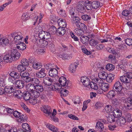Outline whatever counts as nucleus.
I'll return each instance as SVG.
<instances>
[{
  "instance_id": "obj_1",
  "label": "nucleus",
  "mask_w": 132,
  "mask_h": 132,
  "mask_svg": "<svg viewBox=\"0 0 132 132\" xmlns=\"http://www.w3.org/2000/svg\"><path fill=\"white\" fill-rule=\"evenodd\" d=\"M95 81L98 85L99 87L102 90L106 92L108 90L109 88L108 84L107 83H104L102 80L96 78L95 80Z\"/></svg>"
},
{
  "instance_id": "obj_2",
  "label": "nucleus",
  "mask_w": 132,
  "mask_h": 132,
  "mask_svg": "<svg viewBox=\"0 0 132 132\" xmlns=\"http://www.w3.org/2000/svg\"><path fill=\"white\" fill-rule=\"evenodd\" d=\"M10 35L11 37L14 38V41L16 43L21 42L23 37L20 32H14L11 34Z\"/></svg>"
},
{
  "instance_id": "obj_3",
  "label": "nucleus",
  "mask_w": 132,
  "mask_h": 132,
  "mask_svg": "<svg viewBox=\"0 0 132 132\" xmlns=\"http://www.w3.org/2000/svg\"><path fill=\"white\" fill-rule=\"evenodd\" d=\"M59 82L60 84L62 86L63 88L64 87L66 89L69 88L70 84L69 83L68 81H67L66 78L64 77H61L59 80Z\"/></svg>"
},
{
  "instance_id": "obj_4",
  "label": "nucleus",
  "mask_w": 132,
  "mask_h": 132,
  "mask_svg": "<svg viewBox=\"0 0 132 132\" xmlns=\"http://www.w3.org/2000/svg\"><path fill=\"white\" fill-rule=\"evenodd\" d=\"M20 75L21 78L24 80L26 82L30 81L31 78L29 77V74L28 72L26 71H22L20 72Z\"/></svg>"
},
{
  "instance_id": "obj_5",
  "label": "nucleus",
  "mask_w": 132,
  "mask_h": 132,
  "mask_svg": "<svg viewBox=\"0 0 132 132\" xmlns=\"http://www.w3.org/2000/svg\"><path fill=\"white\" fill-rule=\"evenodd\" d=\"M85 1H80L79 2L77 5V8L78 11L81 13H84L85 11Z\"/></svg>"
},
{
  "instance_id": "obj_6",
  "label": "nucleus",
  "mask_w": 132,
  "mask_h": 132,
  "mask_svg": "<svg viewBox=\"0 0 132 132\" xmlns=\"http://www.w3.org/2000/svg\"><path fill=\"white\" fill-rule=\"evenodd\" d=\"M11 54L12 56L13 60H18L20 56V53L16 50H14L12 51Z\"/></svg>"
},
{
  "instance_id": "obj_7",
  "label": "nucleus",
  "mask_w": 132,
  "mask_h": 132,
  "mask_svg": "<svg viewBox=\"0 0 132 132\" xmlns=\"http://www.w3.org/2000/svg\"><path fill=\"white\" fill-rule=\"evenodd\" d=\"M122 84L120 81H116L113 87V89L114 90L116 91L122 90Z\"/></svg>"
},
{
  "instance_id": "obj_8",
  "label": "nucleus",
  "mask_w": 132,
  "mask_h": 132,
  "mask_svg": "<svg viewBox=\"0 0 132 132\" xmlns=\"http://www.w3.org/2000/svg\"><path fill=\"white\" fill-rule=\"evenodd\" d=\"M9 37H2L0 39V45L4 46L8 45L9 43Z\"/></svg>"
},
{
  "instance_id": "obj_9",
  "label": "nucleus",
  "mask_w": 132,
  "mask_h": 132,
  "mask_svg": "<svg viewBox=\"0 0 132 132\" xmlns=\"http://www.w3.org/2000/svg\"><path fill=\"white\" fill-rule=\"evenodd\" d=\"M45 70L44 68H42L40 70L36 73V76L38 78H43L46 75Z\"/></svg>"
},
{
  "instance_id": "obj_10",
  "label": "nucleus",
  "mask_w": 132,
  "mask_h": 132,
  "mask_svg": "<svg viewBox=\"0 0 132 132\" xmlns=\"http://www.w3.org/2000/svg\"><path fill=\"white\" fill-rule=\"evenodd\" d=\"M117 120L116 122L118 126H122L126 122V120L125 117H121Z\"/></svg>"
},
{
  "instance_id": "obj_11",
  "label": "nucleus",
  "mask_w": 132,
  "mask_h": 132,
  "mask_svg": "<svg viewBox=\"0 0 132 132\" xmlns=\"http://www.w3.org/2000/svg\"><path fill=\"white\" fill-rule=\"evenodd\" d=\"M120 80L121 82L125 84H128L131 82V80L129 79L126 75L120 77Z\"/></svg>"
},
{
  "instance_id": "obj_12",
  "label": "nucleus",
  "mask_w": 132,
  "mask_h": 132,
  "mask_svg": "<svg viewBox=\"0 0 132 132\" xmlns=\"http://www.w3.org/2000/svg\"><path fill=\"white\" fill-rule=\"evenodd\" d=\"M113 114L115 118H119L122 115L121 111L118 109H116L114 110L113 111Z\"/></svg>"
},
{
  "instance_id": "obj_13",
  "label": "nucleus",
  "mask_w": 132,
  "mask_h": 132,
  "mask_svg": "<svg viewBox=\"0 0 132 132\" xmlns=\"http://www.w3.org/2000/svg\"><path fill=\"white\" fill-rule=\"evenodd\" d=\"M52 79L48 77H46L43 79V83L47 86H49L52 85Z\"/></svg>"
},
{
  "instance_id": "obj_14",
  "label": "nucleus",
  "mask_w": 132,
  "mask_h": 132,
  "mask_svg": "<svg viewBox=\"0 0 132 132\" xmlns=\"http://www.w3.org/2000/svg\"><path fill=\"white\" fill-rule=\"evenodd\" d=\"M38 31L39 32V37L41 39H44L46 31H43L41 27H39L38 28Z\"/></svg>"
},
{
  "instance_id": "obj_15",
  "label": "nucleus",
  "mask_w": 132,
  "mask_h": 132,
  "mask_svg": "<svg viewBox=\"0 0 132 132\" xmlns=\"http://www.w3.org/2000/svg\"><path fill=\"white\" fill-rule=\"evenodd\" d=\"M78 64L76 62L71 64L70 66L69 70L71 72H75L76 70Z\"/></svg>"
},
{
  "instance_id": "obj_16",
  "label": "nucleus",
  "mask_w": 132,
  "mask_h": 132,
  "mask_svg": "<svg viewBox=\"0 0 132 132\" xmlns=\"http://www.w3.org/2000/svg\"><path fill=\"white\" fill-rule=\"evenodd\" d=\"M15 85L16 87L20 89L23 88L24 85L23 82L20 80H17Z\"/></svg>"
},
{
  "instance_id": "obj_17",
  "label": "nucleus",
  "mask_w": 132,
  "mask_h": 132,
  "mask_svg": "<svg viewBox=\"0 0 132 132\" xmlns=\"http://www.w3.org/2000/svg\"><path fill=\"white\" fill-rule=\"evenodd\" d=\"M4 60L7 62H11L13 60L11 54H7L4 56L3 57Z\"/></svg>"
},
{
  "instance_id": "obj_18",
  "label": "nucleus",
  "mask_w": 132,
  "mask_h": 132,
  "mask_svg": "<svg viewBox=\"0 0 132 132\" xmlns=\"http://www.w3.org/2000/svg\"><path fill=\"white\" fill-rule=\"evenodd\" d=\"M17 43L18 44L16 45L17 49L21 50H23L26 49V45L23 42H21Z\"/></svg>"
},
{
  "instance_id": "obj_19",
  "label": "nucleus",
  "mask_w": 132,
  "mask_h": 132,
  "mask_svg": "<svg viewBox=\"0 0 132 132\" xmlns=\"http://www.w3.org/2000/svg\"><path fill=\"white\" fill-rule=\"evenodd\" d=\"M59 56L63 60H68L71 58V56L65 53L60 54L59 55Z\"/></svg>"
},
{
  "instance_id": "obj_20",
  "label": "nucleus",
  "mask_w": 132,
  "mask_h": 132,
  "mask_svg": "<svg viewBox=\"0 0 132 132\" xmlns=\"http://www.w3.org/2000/svg\"><path fill=\"white\" fill-rule=\"evenodd\" d=\"M108 75L106 72L104 71L100 72L98 73V76L100 78V79L104 80L106 78Z\"/></svg>"
},
{
  "instance_id": "obj_21",
  "label": "nucleus",
  "mask_w": 132,
  "mask_h": 132,
  "mask_svg": "<svg viewBox=\"0 0 132 132\" xmlns=\"http://www.w3.org/2000/svg\"><path fill=\"white\" fill-rule=\"evenodd\" d=\"M57 71L55 68L51 69L49 72V76L51 77H54L57 75Z\"/></svg>"
},
{
  "instance_id": "obj_22",
  "label": "nucleus",
  "mask_w": 132,
  "mask_h": 132,
  "mask_svg": "<svg viewBox=\"0 0 132 132\" xmlns=\"http://www.w3.org/2000/svg\"><path fill=\"white\" fill-rule=\"evenodd\" d=\"M44 112L49 115L51 114L52 110L51 107L48 105L45 106L44 107Z\"/></svg>"
},
{
  "instance_id": "obj_23",
  "label": "nucleus",
  "mask_w": 132,
  "mask_h": 132,
  "mask_svg": "<svg viewBox=\"0 0 132 132\" xmlns=\"http://www.w3.org/2000/svg\"><path fill=\"white\" fill-rule=\"evenodd\" d=\"M22 94L23 98L26 101H29L31 97V94L28 92H24Z\"/></svg>"
},
{
  "instance_id": "obj_24",
  "label": "nucleus",
  "mask_w": 132,
  "mask_h": 132,
  "mask_svg": "<svg viewBox=\"0 0 132 132\" xmlns=\"http://www.w3.org/2000/svg\"><path fill=\"white\" fill-rule=\"evenodd\" d=\"M80 42L83 44H85L89 41V38L87 36H81L80 38Z\"/></svg>"
},
{
  "instance_id": "obj_25",
  "label": "nucleus",
  "mask_w": 132,
  "mask_h": 132,
  "mask_svg": "<svg viewBox=\"0 0 132 132\" xmlns=\"http://www.w3.org/2000/svg\"><path fill=\"white\" fill-rule=\"evenodd\" d=\"M111 102L112 105L116 107L119 105L120 100L118 99L115 98L112 100Z\"/></svg>"
},
{
  "instance_id": "obj_26",
  "label": "nucleus",
  "mask_w": 132,
  "mask_h": 132,
  "mask_svg": "<svg viewBox=\"0 0 132 132\" xmlns=\"http://www.w3.org/2000/svg\"><path fill=\"white\" fill-rule=\"evenodd\" d=\"M90 2V1H85V6L88 11L91 10L93 9Z\"/></svg>"
},
{
  "instance_id": "obj_27",
  "label": "nucleus",
  "mask_w": 132,
  "mask_h": 132,
  "mask_svg": "<svg viewBox=\"0 0 132 132\" xmlns=\"http://www.w3.org/2000/svg\"><path fill=\"white\" fill-rule=\"evenodd\" d=\"M10 76L12 77L15 79H19L20 77V75L18 73L14 72L12 71L9 74Z\"/></svg>"
},
{
  "instance_id": "obj_28",
  "label": "nucleus",
  "mask_w": 132,
  "mask_h": 132,
  "mask_svg": "<svg viewBox=\"0 0 132 132\" xmlns=\"http://www.w3.org/2000/svg\"><path fill=\"white\" fill-rule=\"evenodd\" d=\"M115 75L113 74L110 73L108 75V76L106 79L107 81L111 83L112 82L113 80L114 79Z\"/></svg>"
},
{
  "instance_id": "obj_29",
  "label": "nucleus",
  "mask_w": 132,
  "mask_h": 132,
  "mask_svg": "<svg viewBox=\"0 0 132 132\" xmlns=\"http://www.w3.org/2000/svg\"><path fill=\"white\" fill-rule=\"evenodd\" d=\"M62 86L59 83H56L53 85L52 88L53 90H59L60 91V90H61L62 89Z\"/></svg>"
},
{
  "instance_id": "obj_30",
  "label": "nucleus",
  "mask_w": 132,
  "mask_h": 132,
  "mask_svg": "<svg viewBox=\"0 0 132 132\" xmlns=\"http://www.w3.org/2000/svg\"><path fill=\"white\" fill-rule=\"evenodd\" d=\"M65 33V28L60 27L57 30V33H58L60 35H63Z\"/></svg>"
},
{
  "instance_id": "obj_31",
  "label": "nucleus",
  "mask_w": 132,
  "mask_h": 132,
  "mask_svg": "<svg viewBox=\"0 0 132 132\" xmlns=\"http://www.w3.org/2000/svg\"><path fill=\"white\" fill-rule=\"evenodd\" d=\"M59 21L58 22V24L60 27H62L65 28L67 25V23L65 20L64 19H60Z\"/></svg>"
},
{
  "instance_id": "obj_32",
  "label": "nucleus",
  "mask_w": 132,
  "mask_h": 132,
  "mask_svg": "<svg viewBox=\"0 0 132 132\" xmlns=\"http://www.w3.org/2000/svg\"><path fill=\"white\" fill-rule=\"evenodd\" d=\"M95 127L96 129H100V130H102L104 129V126L102 123L99 121L97 122Z\"/></svg>"
},
{
  "instance_id": "obj_33",
  "label": "nucleus",
  "mask_w": 132,
  "mask_h": 132,
  "mask_svg": "<svg viewBox=\"0 0 132 132\" xmlns=\"http://www.w3.org/2000/svg\"><path fill=\"white\" fill-rule=\"evenodd\" d=\"M84 30L80 29L78 28H76L75 30V31L77 35L81 36L84 34Z\"/></svg>"
},
{
  "instance_id": "obj_34",
  "label": "nucleus",
  "mask_w": 132,
  "mask_h": 132,
  "mask_svg": "<svg viewBox=\"0 0 132 132\" xmlns=\"http://www.w3.org/2000/svg\"><path fill=\"white\" fill-rule=\"evenodd\" d=\"M116 93L114 90H111L108 93L107 96L109 98H112L116 95Z\"/></svg>"
},
{
  "instance_id": "obj_35",
  "label": "nucleus",
  "mask_w": 132,
  "mask_h": 132,
  "mask_svg": "<svg viewBox=\"0 0 132 132\" xmlns=\"http://www.w3.org/2000/svg\"><path fill=\"white\" fill-rule=\"evenodd\" d=\"M93 9H96L100 6V3L97 1H94L91 3Z\"/></svg>"
},
{
  "instance_id": "obj_36",
  "label": "nucleus",
  "mask_w": 132,
  "mask_h": 132,
  "mask_svg": "<svg viewBox=\"0 0 132 132\" xmlns=\"http://www.w3.org/2000/svg\"><path fill=\"white\" fill-rule=\"evenodd\" d=\"M35 90L38 92L41 93L43 90V87L41 84L35 86Z\"/></svg>"
},
{
  "instance_id": "obj_37",
  "label": "nucleus",
  "mask_w": 132,
  "mask_h": 132,
  "mask_svg": "<svg viewBox=\"0 0 132 132\" xmlns=\"http://www.w3.org/2000/svg\"><path fill=\"white\" fill-rule=\"evenodd\" d=\"M5 91L8 93H11L14 92V90L12 87L10 86H6L4 89Z\"/></svg>"
},
{
  "instance_id": "obj_38",
  "label": "nucleus",
  "mask_w": 132,
  "mask_h": 132,
  "mask_svg": "<svg viewBox=\"0 0 132 132\" xmlns=\"http://www.w3.org/2000/svg\"><path fill=\"white\" fill-rule=\"evenodd\" d=\"M32 83H33V84L35 86L38 85H39L40 84V81L37 78H31V80H30Z\"/></svg>"
},
{
  "instance_id": "obj_39",
  "label": "nucleus",
  "mask_w": 132,
  "mask_h": 132,
  "mask_svg": "<svg viewBox=\"0 0 132 132\" xmlns=\"http://www.w3.org/2000/svg\"><path fill=\"white\" fill-rule=\"evenodd\" d=\"M98 43V41L94 39H91L89 41L90 45L93 47H94Z\"/></svg>"
},
{
  "instance_id": "obj_40",
  "label": "nucleus",
  "mask_w": 132,
  "mask_h": 132,
  "mask_svg": "<svg viewBox=\"0 0 132 132\" xmlns=\"http://www.w3.org/2000/svg\"><path fill=\"white\" fill-rule=\"evenodd\" d=\"M21 18L22 20L26 21L30 18V17L27 13H24L22 14Z\"/></svg>"
},
{
  "instance_id": "obj_41",
  "label": "nucleus",
  "mask_w": 132,
  "mask_h": 132,
  "mask_svg": "<svg viewBox=\"0 0 132 132\" xmlns=\"http://www.w3.org/2000/svg\"><path fill=\"white\" fill-rule=\"evenodd\" d=\"M22 127L24 130L26 131H30L31 129L29 125L27 123H24L22 124Z\"/></svg>"
},
{
  "instance_id": "obj_42",
  "label": "nucleus",
  "mask_w": 132,
  "mask_h": 132,
  "mask_svg": "<svg viewBox=\"0 0 132 132\" xmlns=\"http://www.w3.org/2000/svg\"><path fill=\"white\" fill-rule=\"evenodd\" d=\"M47 127L50 130L54 132H56L58 130L57 128L52 125L47 124Z\"/></svg>"
},
{
  "instance_id": "obj_43",
  "label": "nucleus",
  "mask_w": 132,
  "mask_h": 132,
  "mask_svg": "<svg viewBox=\"0 0 132 132\" xmlns=\"http://www.w3.org/2000/svg\"><path fill=\"white\" fill-rule=\"evenodd\" d=\"M115 117L113 115L109 114L107 120L110 123H112L115 121Z\"/></svg>"
},
{
  "instance_id": "obj_44",
  "label": "nucleus",
  "mask_w": 132,
  "mask_h": 132,
  "mask_svg": "<svg viewBox=\"0 0 132 132\" xmlns=\"http://www.w3.org/2000/svg\"><path fill=\"white\" fill-rule=\"evenodd\" d=\"M64 87L62 88L61 90H60V93L61 94V96H66L67 95V94L66 93H68V91L66 89H64Z\"/></svg>"
},
{
  "instance_id": "obj_45",
  "label": "nucleus",
  "mask_w": 132,
  "mask_h": 132,
  "mask_svg": "<svg viewBox=\"0 0 132 132\" xmlns=\"http://www.w3.org/2000/svg\"><path fill=\"white\" fill-rule=\"evenodd\" d=\"M90 88L96 90L98 89V86L97 84L91 81L89 85Z\"/></svg>"
},
{
  "instance_id": "obj_46",
  "label": "nucleus",
  "mask_w": 132,
  "mask_h": 132,
  "mask_svg": "<svg viewBox=\"0 0 132 132\" xmlns=\"http://www.w3.org/2000/svg\"><path fill=\"white\" fill-rule=\"evenodd\" d=\"M115 67L114 65L112 64H108L106 65V68L109 71H112L114 69Z\"/></svg>"
},
{
  "instance_id": "obj_47",
  "label": "nucleus",
  "mask_w": 132,
  "mask_h": 132,
  "mask_svg": "<svg viewBox=\"0 0 132 132\" xmlns=\"http://www.w3.org/2000/svg\"><path fill=\"white\" fill-rule=\"evenodd\" d=\"M21 63L22 64L24 65L25 67L28 66L29 65V61L26 58L22 59L21 61Z\"/></svg>"
},
{
  "instance_id": "obj_48",
  "label": "nucleus",
  "mask_w": 132,
  "mask_h": 132,
  "mask_svg": "<svg viewBox=\"0 0 132 132\" xmlns=\"http://www.w3.org/2000/svg\"><path fill=\"white\" fill-rule=\"evenodd\" d=\"M41 92H38L37 91L35 90L31 94L32 97H35L37 98L40 95Z\"/></svg>"
},
{
  "instance_id": "obj_49",
  "label": "nucleus",
  "mask_w": 132,
  "mask_h": 132,
  "mask_svg": "<svg viewBox=\"0 0 132 132\" xmlns=\"http://www.w3.org/2000/svg\"><path fill=\"white\" fill-rule=\"evenodd\" d=\"M17 69L19 72H22L26 70V67L22 64L19 65L17 68Z\"/></svg>"
},
{
  "instance_id": "obj_50",
  "label": "nucleus",
  "mask_w": 132,
  "mask_h": 132,
  "mask_svg": "<svg viewBox=\"0 0 132 132\" xmlns=\"http://www.w3.org/2000/svg\"><path fill=\"white\" fill-rule=\"evenodd\" d=\"M32 67L35 69H38L41 68L42 66L38 62H35L32 64Z\"/></svg>"
},
{
  "instance_id": "obj_51",
  "label": "nucleus",
  "mask_w": 132,
  "mask_h": 132,
  "mask_svg": "<svg viewBox=\"0 0 132 132\" xmlns=\"http://www.w3.org/2000/svg\"><path fill=\"white\" fill-rule=\"evenodd\" d=\"M29 102L33 105L36 104L37 102V98L35 97H31L30 99Z\"/></svg>"
},
{
  "instance_id": "obj_52",
  "label": "nucleus",
  "mask_w": 132,
  "mask_h": 132,
  "mask_svg": "<svg viewBox=\"0 0 132 132\" xmlns=\"http://www.w3.org/2000/svg\"><path fill=\"white\" fill-rule=\"evenodd\" d=\"M81 18L84 21H88L91 19V17L87 15H83L81 16Z\"/></svg>"
},
{
  "instance_id": "obj_53",
  "label": "nucleus",
  "mask_w": 132,
  "mask_h": 132,
  "mask_svg": "<svg viewBox=\"0 0 132 132\" xmlns=\"http://www.w3.org/2000/svg\"><path fill=\"white\" fill-rule=\"evenodd\" d=\"M35 86L33 84H29L27 85V87L28 88V89L29 90L31 91H33L34 90H35Z\"/></svg>"
},
{
  "instance_id": "obj_54",
  "label": "nucleus",
  "mask_w": 132,
  "mask_h": 132,
  "mask_svg": "<svg viewBox=\"0 0 132 132\" xmlns=\"http://www.w3.org/2000/svg\"><path fill=\"white\" fill-rule=\"evenodd\" d=\"M8 127H9V126L7 127L6 129V132H17V129L16 128L14 127L8 129Z\"/></svg>"
},
{
  "instance_id": "obj_55",
  "label": "nucleus",
  "mask_w": 132,
  "mask_h": 132,
  "mask_svg": "<svg viewBox=\"0 0 132 132\" xmlns=\"http://www.w3.org/2000/svg\"><path fill=\"white\" fill-rule=\"evenodd\" d=\"M129 61L128 60L125 58L121 60L120 61V63L123 65H128Z\"/></svg>"
},
{
  "instance_id": "obj_56",
  "label": "nucleus",
  "mask_w": 132,
  "mask_h": 132,
  "mask_svg": "<svg viewBox=\"0 0 132 132\" xmlns=\"http://www.w3.org/2000/svg\"><path fill=\"white\" fill-rule=\"evenodd\" d=\"M125 42L127 45L130 46L132 45V39L127 38L125 40Z\"/></svg>"
},
{
  "instance_id": "obj_57",
  "label": "nucleus",
  "mask_w": 132,
  "mask_h": 132,
  "mask_svg": "<svg viewBox=\"0 0 132 132\" xmlns=\"http://www.w3.org/2000/svg\"><path fill=\"white\" fill-rule=\"evenodd\" d=\"M72 18L73 19V24H75V23L79 22H80L79 20L80 19L78 17H76V16H73V17L72 16Z\"/></svg>"
},
{
  "instance_id": "obj_58",
  "label": "nucleus",
  "mask_w": 132,
  "mask_h": 132,
  "mask_svg": "<svg viewBox=\"0 0 132 132\" xmlns=\"http://www.w3.org/2000/svg\"><path fill=\"white\" fill-rule=\"evenodd\" d=\"M117 92V95L119 97H121L124 95L125 93L122 90L116 91Z\"/></svg>"
},
{
  "instance_id": "obj_59",
  "label": "nucleus",
  "mask_w": 132,
  "mask_h": 132,
  "mask_svg": "<svg viewBox=\"0 0 132 132\" xmlns=\"http://www.w3.org/2000/svg\"><path fill=\"white\" fill-rule=\"evenodd\" d=\"M8 80L9 82L13 84H15L17 80L11 77H9Z\"/></svg>"
},
{
  "instance_id": "obj_60",
  "label": "nucleus",
  "mask_w": 132,
  "mask_h": 132,
  "mask_svg": "<svg viewBox=\"0 0 132 132\" xmlns=\"http://www.w3.org/2000/svg\"><path fill=\"white\" fill-rule=\"evenodd\" d=\"M126 73H125V75H126V76L130 80L132 79V72L125 71Z\"/></svg>"
},
{
  "instance_id": "obj_61",
  "label": "nucleus",
  "mask_w": 132,
  "mask_h": 132,
  "mask_svg": "<svg viewBox=\"0 0 132 132\" xmlns=\"http://www.w3.org/2000/svg\"><path fill=\"white\" fill-rule=\"evenodd\" d=\"M68 117L70 119L73 120H78L79 119L76 116L72 114H69L68 115Z\"/></svg>"
},
{
  "instance_id": "obj_62",
  "label": "nucleus",
  "mask_w": 132,
  "mask_h": 132,
  "mask_svg": "<svg viewBox=\"0 0 132 132\" xmlns=\"http://www.w3.org/2000/svg\"><path fill=\"white\" fill-rule=\"evenodd\" d=\"M20 117L19 120H20L19 121V122H21V121L23 122L26 120L27 117L26 116V115H22L21 116H20Z\"/></svg>"
},
{
  "instance_id": "obj_63",
  "label": "nucleus",
  "mask_w": 132,
  "mask_h": 132,
  "mask_svg": "<svg viewBox=\"0 0 132 132\" xmlns=\"http://www.w3.org/2000/svg\"><path fill=\"white\" fill-rule=\"evenodd\" d=\"M108 51L109 52L112 53L114 55H116L117 54L116 50L113 48H109V49L108 50Z\"/></svg>"
},
{
  "instance_id": "obj_64",
  "label": "nucleus",
  "mask_w": 132,
  "mask_h": 132,
  "mask_svg": "<svg viewBox=\"0 0 132 132\" xmlns=\"http://www.w3.org/2000/svg\"><path fill=\"white\" fill-rule=\"evenodd\" d=\"M103 105V104L100 102H97L95 104V106L97 109H99Z\"/></svg>"
}]
</instances>
